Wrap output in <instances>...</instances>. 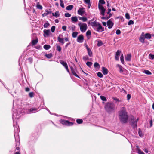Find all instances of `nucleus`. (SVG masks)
<instances>
[{"label": "nucleus", "instance_id": "nucleus-59", "mask_svg": "<svg viewBox=\"0 0 154 154\" xmlns=\"http://www.w3.org/2000/svg\"><path fill=\"white\" fill-rule=\"evenodd\" d=\"M120 53H121V51H119V50H117V51L116 52V55L119 56V55L120 54Z\"/></svg>", "mask_w": 154, "mask_h": 154}, {"label": "nucleus", "instance_id": "nucleus-14", "mask_svg": "<svg viewBox=\"0 0 154 154\" xmlns=\"http://www.w3.org/2000/svg\"><path fill=\"white\" fill-rule=\"evenodd\" d=\"M102 72L103 74L104 75L107 74L108 73V70L105 67H103L102 68Z\"/></svg>", "mask_w": 154, "mask_h": 154}, {"label": "nucleus", "instance_id": "nucleus-23", "mask_svg": "<svg viewBox=\"0 0 154 154\" xmlns=\"http://www.w3.org/2000/svg\"><path fill=\"white\" fill-rule=\"evenodd\" d=\"M73 8V6L72 5H70L66 7V9L68 10H71Z\"/></svg>", "mask_w": 154, "mask_h": 154}, {"label": "nucleus", "instance_id": "nucleus-8", "mask_svg": "<svg viewBox=\"0 0 154 154\" xmlns=\"http://www.w3.org/2000/svg\"><path fill=\"white\" fill-rule=\"evenodd\" d=\"M116 67L119 68V72L121 73L124 74V72L126 71L125 69L123 68L121 65L119 64H117L116 65Z\"/></svg>", "mask_w": 154, "mask_h": 154}, {"label": "nucleus", "instance_id": "nucleus-30", "mask_svg": "<svg viewBox=\"0 0 154 154\" xmlns=\"http://www.w3.org/2000/svg\"><path fill=\"white\" fill-rule=\"evenodd\" d=\"M38 40L37 39H35V40H32V45H35L38 42Z\"/></svg>", "mask_w": 154, "mask_h": 154}, {"label": "nucleus", "instance_id": "nucleus-53", "mask_svg": "<svg viewBox=\"0 0 154 154\" xmlns=\"http://www.w3.org/2000/svg\"><path fill=\"white\" fill-rule=\"evenodd\" d=\"M134 23V22L132 20H131L128 22V25H130L131 24H133Z\"/></svg>", "mask_w": 154, "mask_h": 154}, {"label": "nucleus", "instance_id": "nucleus-1", "mask_svg": "<svg viewBox=\"0 0 154 154\" xmlns=\"http://www.w3.org/2000/svg\"><path fill=\"white\" fill-rule=\"evenodd\" d=\"M119 117L121 121L123 123H125L127 122L128 117L125 107H122L119 111Z\"/></svg>", "mask_w": 154, "mask_h": 154}, {"label": "nucleus", "instance_id": "nucleus-56", "mask_svg": "<svg viewBox=\"0 0 154 154\" xmlns=\"http://www.w3.org/2000/svg\"><path fill=\"white\" fill-rule=\"evenodd\" d=\"M34 93L32 92H31L29 93V95L30 97H32L33 96Z\"/></svg>", "mask_w": 154, "mask_h": 154}, {"label": "nucleus", "instance_id": "nucleus-5", "mask_svg": "<svg viewBox=\"0 0 154 154\" xmlns=\"http://www.w3.org/2000/svg\"><path fill=\"white\" fill-rule=\"evenodd\" d=\"M98 8L100 10V12L101 15L104 16L106 9L102 5L98 4Z\"/></svg>", "mask_w": 154, "mask_h": 154}, {"label": "nucleus", "instance_id": "nucleus-18", "mask_svg": "<svg viewBox=\"0 0 154 154\" xmlns=\"http://www.w3.org/2000/svg\"><path fill=\"white\" fill-rule=\"evenodd\" d=\"M90 24L94 28H94L96 26L97 24V22L96 21H95L93 22H91Z\"/></svg>", "mask_w": 154, "mask_h": 154}, {"label": "nucleus", "instance_id": "nucleus-15", "mask_svg": "<svg viewBox=\"0 0 154 154\" xmlns=\"http://www.w3.org/2000/svg\"><path fill=\"white\" fill-rule=\"evenodd\" d=\"M84 12V11L83 8H80L78 11V14L80 15H82Z\"/></svg>", "mask_w": 154, "mask_h": 154}, {"label": "nucleus", "instance_id": "nucleus-33", "mask_svg": "<svg viewBox=\"0 0 154 154\" xmlns=\"http://www.w3.org/2000/svg\"><path fill=\"white\" fill-rule=\"evenodd\" d=\"M94 65V67L95 68H100L99 64L97 62L95 63Z\"/></svg>", "mask_w": 154, "mask_h": 154}, {"label": "nucleus", "instance_id": "nucleus-9", "mask_svg": "<svg viewBox=\"0 0 154 154\" xmlns=\"http://www.w3.org/2000/svg\"><path fill=\"white\" fill-rule=\"evenodd\" d=\"M114 24L113 23L111 20V19L109 20L107 23V25L109 29L111 28Z\"/></svg>", "mask_w": 154, "mask_h": 154}, {"label": "nucleus", "instance_id": "nucleus-45", "mask_svg": "<svg viewBox=\"0 0 154 154\" xmlns=\"http://www.w3.org/2000/svg\"><path fill=\"white\" fill-rule=\"evenodd\" d=\"M105 3V2L104 0H100L99 1V4H100V5L104 4Z\"/></svg>", "mask_w": 154, "mask_h": 154}, {"label": "nucleus", "instance_id": "nucleus-26", "mask_svg": "<svg viewBox=\"0 0 154 154\" xmlns=\"http://www.w3.org/2000/svg\"><path fill=\"white\" fill-rule=\"evenodd\" d=\"M143 72L148 75H151L152 74V73L150 72L147 70H144L143 71Z\"/></svg>", "mask_w": 154, "mask_h": 154}, {"label": "nucleus", "instance_id": "nucleus-31", "mask_svg": "<svg viewBox=\"0 0 154 154\" xmlns=\"http://www.w3.org/2000/svg\"><path fill=\"white\" fill-rule=\"evenodd\" d=\"M69 29L70 30H71L72 31H73L75 29V27L74 26L72 25L71 27H69Z\"/></svg>", "mask_w": 154, "mask_h": 154}, {"label": "nucleus", "instance_id": "nucleus-51", "mask_svg": "<svg viewBox=\"0 0 154 154\" xmlns=\"http://www.w3.org/2000/svg\"><path fill=\"white\" fill-rule=\"evenodd\" d=\"M125 18L126 19H130V16L129 14L128 13H126L125 14Z\"/></svg>", "mask_w": 154, "mask_h": 154}, {"label": "nucleus", "instance_id": "nucleus-61", "mask_svg": "<svg viewBox=\"0 0 154 154\" xmlns=\"http://www.w3.org/2000/svg\"><path fill=\"white\" fill-rule=\"evenodd\" d=\"M115 59L116 60H119V56L116 55V56L115 57Z\"/></svg>", "mask_w": 154, "mask_h": 154}, {"label": "nucleus", "instance_id": "nucleus-10", "mask_svg": "<svg viewBox=\"0 0 154 154\" xmlns=\"http://www.w3.org/2000/svg\"><path fill=\"white\" fill-rule=\"evenodd\" d=\"M146 38L143 32H142L141 35L140 36L139 38V41L142 43L144 42L145 39Z\"/></svg>", "mask_w": 154, "mask_h": 154}, {"label": "nucleus", "instance_id": "nucleus-28", "mask_svg": "<svg viewBox=\"0 0 154 154\" xmlns=\"http://www.w3.org/2000/svg\"><path fill=\"white\" fill-rule=\"evenodd\" d=\"M79 20H82L84 22L86 21L87 20V18L86 17H79Z\"/></svg>", "mask_w": 154, "mask_h": 154}, {"label": "nucleus", "instance_id": "nucleus-2", "mask_svg": "<svg viewBox=\"0 0 154 154\" xmlns=\"http://www.w3.org/2000/svg\"><path fill=\"white\" fill-rule=\"evenodd\" d=\"M105 108L108 112H111L115 109V105L112 103H107L106 104Z\"/></svg>", "mask_w": 154, "mask_h": 154}, {"label": "nucleus", "instance_id": "nucleus-50", "mask_svg": "<svg viewBox=\"0 0 154 154\" xmlns=\"http://www.w3.org/2000/svg\"><path fill=\"white\" fill-rule=\"evenodd\" d=\"M138 134L139 136L140 137H142L143 136V134L140 129H139L138 131Z\"/></svg>", "mask_w": 154, "mask_h": 154}, {"label": "nucleus", "instance_id": "nucleus-47", "mask_svg": "<svg viewBox=\"0 0 154 154\" xmlns=\"http://www.w3.org/2000/svg\"><path fill=\"white\" fill-rule=\"evenodd\" d=\"M149 57V59L153 60L154 59V55L150 54Z\"/></svg>", "mask_w": 154, "mask_h": 154}, {"label": "nucleus", "instance_id": "nucleus-11", "mask_svg": "<svg viewBox=\"0 0 154 154\" xmlns=\"http://www.w3.org/2000/svg\"><path fill=\"white\" fill-rule=\"evenodd\" d=\"M85 47L87 49L88 55L90 57H92V52L91 51V49L88 48L87 45L86 44H85Z\"/></svg>", "mask_w": 154, "mask_h": 154}, {"label": "nucleus", "instance_id": "nucleus-20", "mask_svg": "<svg viewBox=\"0 0 154 154\" xmlns=\"http://www.w3.org/2000/svg\"><path fill=\"white\" fill-rule=\"evenodd\" d=\"M145 38L147 39H149L151 38V35L149 33H146L144 34Z\"/></svg>", "mask_w": 154, "mask_h": 154}, {"label": "nucleus", "instance_id": "nucleus-4", "mask_svg": "<svg viewBox=\"0 0 154 154\" xmlns=\"http://www.w3.org/2000/svg\"><path fill=\"white\" fill-rule=\"evenodd\" d=\"M78 25L80 28L81 31L82 32H84L87 30V26L86 23H79Z\"/></svg>", "mask_w": 154, "mask_h": 154}, {"label": "nucleus", "instance_id": "nucleus-13", "mask_svg": "<svg viewBox=\"0 0 154 154\" xmlns=\"http://www.w3.org/2000/svg\"><path fill=\"white\" fill-rule=\"evenodd\" d=\"M51 11L50 9H49V10L46 9L45 10V12L44 14H42V16L43 17H44L45 16H46L48 14L51 13Z\"/></svg>", "mask_w": 154, "mask_h": 154}, {"label": "nucleus", "instance_id": "nucleus-36", "mask_svg": "<svg viewBox=\"0 0 154 154\" xmlns=\"http://www.w3.org/2000/svg\"><path fill=\"white\" fill-rule=\"evenodd\" d=\"M120 60L122 63L123 64H124V57L122 54L121 55L120 57Z\"/></svg>", "mask_w": 154, "mask_h": 154}, {"label": "nucleus", "instance_id": "nucleus-55", "mask_svg": "<svg viewBox=\"0 0 154 154\" xmlns=\"http://www.w3.org/2000/svg\"><path fill=\"white\" fill-rule=\"evenodd\" d=\"M91 34V32L90 30H88L86 33V35L87 36L90 35Z\"/></svg>", "mask_w": 154, "mask_h": 154}, {"label": "nucleus", "instance_id": "nucleus-17", "mask_svg": "<svg viewBox=\"0 0 154 154\" xmlns=\"http://www.w3.org/2000/svg\"><path fill=\"white\" fill-rule=\"evenodd\" d=\"M44 32L47 36H48L50 33V30L45 29L44 30Z\"/></svg>", "mask_w": 154, "mask_h": 154}, {"label": "nucleus", "instance_id": "nucleus-35", "mask_svg": "<svg viewBox=\"0 0 154 154\" xmlns=\"http://www.w3.org/2000/svg\"><path fill=\"white\" fill-rule=\"evenodd\" d=\"M78 35V32H74L72 34V36L73 38H75L77 37Z\"/></svg>", "mask_w": 154, "mask_h": 154}, {"label": "nucleus", "instance_id": "nucleus-64", "mask_svg": "<svg viewBox=\"0 0 154 154\" xmlns=\"http://www.w3.org/2000/svg\"><path fill=\"white\" fill-rule=\"evenodd\" d=\"M30 90V89L29 88H25V91L26 92L29 91Z\"/></svg>", "mask_w": 154, "mask_h": 154}, {"label": "nucleus", "instance_id": "nucleus-58", "mask_svg": "<svg viewBox=\"0 0 154 154\" xmlns=\"http://www.w3.org/2000/svg\"><path fill=\"white\" fill-rule=\"evenodd\" d=\"M62 29L64 31H66V26H63L62 27Z\"/></svg>", "mask_w": 154, "mask_h": 154}, {"label": "nucleus", "instance_id": "nucleus-42", "mask_svg": "<svg viewBox=\"0 0 154 154\" xmlns=\"http://www.w3.org/2000/svg\"><path fill=\"white\" fill-rule=\"evenodd\" d=\"M137 153L139 154H144V153L139 148H137Z\"/></svg>", "mask_w": 154, "mask_h": 154}, {"label": "nucleus", "instance_id": "nucleus-22", "mask_svg": "<svg viewBox=\"0 0 154 154\" xmlns=\"http://www.w3.org/2000/svg\"><path fill=\"white\" fill-rule=\"evenodd\" d=\"M71 21L72 22H76L78 21V18L77 17H71Z\"/></svg>", "mask_w": 154, "mask_h": 154}, {"label": "nucleus", "instance_id": "nucleus-16", "mask_svg": "<svg viewBox=\"0 0 154 154\" xmlns=\"http://www.w3.org/2000/svg\"><path fill=\"white\" fill-rule=\"evenodd\" d=\"M131 59V55L130 54H129L127 55L126 57H125V60L126 61H130Z\"/></svg>", "mask_w": 154, "mask_h": 154}, {"label": "nucleus", "instance_id": "nucleus-19", "mask_svg": "<svg viewBox=\"0 0 154 154\" xmlns=\"http://www.w3.org/2000/svg\"><path fill=\"white\" fill-rule=\"evenodd\" d=\"M60 35H59L57 39L58 41L61 43L62 44H63L64 43V39L61 38L60 37Z\"/></svg>", "mask_w": 154, "mask_h": 154}, {"label": "nucleus", "instance_id": "nucleus-21", "mask_svg": "<svg viewBox=\"0 0 154 154\" xmlns=\"http://www.w3.org/2000/svg\"><path fill=\"white\" fill-rule=\"evenodd\" d=\"M52 14L53 16L55 17L56 18L60 16V14L58 11H56L55 13H52Z\"/></svg>", "mask_w": 154, "mask_h": 154}, {"label": "nucleus", "instance_id": "nucleus-29", "mask_svg": "<svg viewBox=\"0 0 154 154\" xmlns=\"http://www.w3.org/2000/svg\"><path fill=\"white\" fill-rule=\"evenodd\" d=\"M71 69L72 72L73 74L76 77L79 78V77L77 75V74L74 71V70L72 68H71Z\"/></svg>", "mask_w": 154, "mask_h": 154}, {"label": "nucleus", "instance_id": "nucleus-38", "mask_svg": "<svg viewBox=\"0 0 154 154\" xmlns=\"http://www.w3.org/2000/svg\"><path fill=\"white\" fill-rule=\"evenodd\" d=\"M50 25L49 23H48V22H47L45 23L44 24V27L45 28H47L48 26Z\"/></svg>", "mask_w": 154, "mask_h": 154}, {"label": "nucleus", "instance_id": "nucleus-6", "mask_svg": "<svg viewBox=\"0 0 154 154\" xmlns=\"http://www.w3.org/2000/svg\"><path fill=\"white\" fill-rule=\"evenodd\" d=\"M94 29L98 32H101L104 31V29L99 23H97V24Z\"/></svg>", "mask_w": 154, "mask_h": 154}, {"label": "nucleus", "instance_id": "nucleus-52", "mask_svg": "<svg viewBox=\"0 0 154 154\" xmlns=\"http://www.w3.org/2000/svg\"><path fill=\"white\" fill-rule=\"evenodd\" d=\"M55 27L54 26H53L51 29V32H54L55 30Z\"/></svg>", "mask_w": 154, "mask_h": 154}, {"label": "nucleus", "instance_id": "nucleus-32", "mask_svg": "<svg viewBox=\"0 0 154 154\" xmlns=\"http://www.w3.org/2000/svg\"><path fill=\"white\" fill-rule=\"evenodd\" d=\"M50 47V45H45L44 46V48L45 50L49 49Z\"/></svg>", "mask_w": 154, "mask_h": 154}, {"label": "nucleus", "instance_id": "nucleus-37", "mask_svg": "<svg viewBox=\"0 0 154 154\" xmlns=\"http://www.w3.org/2000/svg\"><path fill=\"white\" fill-rule=\"evenodd\" d=\"M100 97L102 100L104 101H107L106 98L104 96H101Z\"/></svg>", "mask_w": 154, "mask_h": 154}, {"label": "nucleus", "instance_id": "nucleus-44", "mask_svg": "<svg viewBox=\"0 0 154 154\" xmlns=\"http://www.w3.org/2000/svg\"><path fill=\"white\" fill-rule=\"evenodd\" d=\"M45 56L48 58H50L52 57V55L51 54H46L45 55Z\"/></svg>", "mask_w": 154, "mask_h": 154}, {"label": "nucleus", "instance_id": "nucleus-12", "mask_svg": "<svg viewBox=\"0 0 154 154\" xmlns=\"http://www.w3.org/2000/svg\"><path fill=\"white\" fill-rule=\"evenodd\" d=\"M84 39L83 36L82 35H80L77 38V41L79 43H82L83 42Z\"/></svg>", "mask_w": 154, "mask_h": 154}, {"label": "nucleus", "instance_id": "nucleus-54", "mask_svg": "<svg viewBox=\"0 0 154 154\" xmlns=\"http://www.w3.org/2000/svg\"><path fill=\"white\" fill-rule=\"evenodd\" d=\"M57 49L59 51H60L61 50V48L60 46L57 45Z\"/></svg>", "mask_w": 154, "mask_h": 154}, {"label": "nucleus", "instance_id": "nucleus-24", "mask_svg": "<svg viewBox=\"0 0 154 154\" xmlns=\"http://www.w3.org/2000/svg\"><path fill=\"white\" fill-rule=\"evenodd\" d=\"M60 63L64 66L65 68L68 66L66 62L61 60L60 61Z\"/></svg>", "mask_w": 154, "mask_h": 154}, {"label": "nucleus", "instance_id": "nucleus-63", "mask_svg": "<svg viewBox=\"0 0 154 154\" xmlns=\"http://www.w3.org/2000/svg\"><path fill=\"white\" fill-rule=\"evenodd\" d=\"M150 126L151 127L152 125V120H151L150 121Z\"/></svg>", "mask_w": 154, "mask_h": 154}, {"label": "nucleus", "instance_id": "nucleus-60", "mask_svg": "<svg viewBox=\"0 0 154 154\" xmlns=\"http://www.w3.org/2000/svg\"><path fill=\"white\" fill-rule=\"evenodd\" d=\"M86 4H89L90 3V0H83Z\"/></svg>", "mask_w": 154, "mask_h": 154}, {"label": "nucleus", "instance_id": "nucleus-39", "mask_svg": "<svg viewBox=\"0 0 154 154\" xmlns=\"http://www.w3.org/2000/svg\"><path fill=\"white\" fill-rule=\"evenodd\" d=\"M97 76L100 78H102L103 76V75L100 72H98L97 73Z\"/></svg>", "mask_w": 154, "mask_h": 154}, {"label": "nucleus", "instance_id": "nucleus-3", "mask_svg": "<svg viewBox=\"0 0 154 154\" xmlns=\"http://www.w3.org/2000/svg\"><path fill=\"white\" fill-rule=\"evenodd\" d=\"M139 118L137 119L133 117L131 119L130 122V125L133 128H136L137 127V122L138 121Z\"/></svg>", "mask_w": 154, "mask_h": 154}, {"label": "nucleus", "instance_id": "nucleus-40", "mask_svg": "<svg viewBox=\"0 0 154 154\" xmlns=\"http://www.w3.org/2000/svg\"><path fill=\"white\" fill-rule=\"evenodd\" d=\"M86 64L89 67H90L92 65V63L91 62H88L86 63Z\"/></svg>", "mask_w": 154, "mask_h": 154}, {"label": "nucleus", "instance_id": "nucleus-57", "mask_svg": "<svg viewBox=\"0 0 154 154\" xmlns=\"http://www.w3.org/2000/svg\"><path fill=\"white\" fill-rule=\"evenodd\" d=\"M121 33V32L120 30L117 29L116 31V33L117 35H119Z\"/></svg>", "mask_w": 154, "mask_h": 154}, {"label": "nucleus", "instance_id": "nucleus-7", "mask_svg": "<svg viewBox=\"0 0 154 154\" xmlns=\"http://www.w3.org/2000/svg\"><path fill=\"white\" fill-rule=\"evenodd\" d=\"M60 122L63 125H72V123L69 122L68 121L65 120H60Z\"/></svg>", "mask_w": 154, "mask_h": 154}, {"label": "nucleus", "instance_id": "nucleus-27", "mask_svg": "<svg viewBox=\"0 0 154 154\" xmlns=\"http://www.w3.org/2000/svg\"><path fill=\"white\" fill-rule=\"evenodd\" d=\"M37 109H36V108L30 109H29L30 112H29L28 113H31L32 112H33V113L37 111Z\"/></svg>", "mask_w": 154, "mask_h": 154}, {"label": "nucleus", "instance_id": "nucleus-43", "mask_svg": "<svg viewBox=\"0 0 154 154\" xmlns=\"http://www.w3.org/2000/svg\"><path fill=\"white\" fill-rule=\"evenodd\" d=\"M76 122L78 124H80L83 122V120L82 119H77Z\"/></svg>", "mask_w": 154, "mask_h": 154}, {"label": "nucleus", "instance_id": "nucleus-49", "mask_svg": "<svg viewBox=\"0 0 154 154\" xmlns=\"http://www.w3.org/2000/svg\"><path fill=\"white\" fill-rule=\"evenodd\" d=\"M103 45V43L102 42L100 41H98V43L97 44V45L98 46H101Z\"/></svg>", "mask_w": 154, "mask_h": 154}, {"label": "nucleus", "instance_id": "nucleus-62", "mask_svg": "<svg viewBox=\"0 0 154 154\" xmlns=\"http://www.w3.org/2000/svg\"><path fill=\"white\" fill-rule=\"evenodd\" d=\"M131 95L129 94H128L127 95V99L128 100H129L131 98Z\"/></svg>", "mask_w": 154, "mask_h": 154}, {"label": "nucleus", "instance_id": "nucleus-25", "mask_svg": "<svg viewBox=\"0 0 154 154\" xmlns=\"http://www.w3.org/2000/svg\"><path fill=\"white\" fill-rule=\"evenodd\" d=\"M108 12L107 13L109 15V16L107 17V19H108L110 18V17L112 16L111 14L110 13V11H111V9L108 8Z\"/></svg>", "mask_w": 154, "mask_h": 154}, {"label": "nucleus", "instance_id": "nucleus-34", "mask_svg": "<svg viewBox=\"0 0 154 154\" xmlns=\"http://www.w3.org/2000/svg\"><path fill=\"white\" fill-rule=\"evenodd\" d=\"M36 7L38 9L41 10L42 9V6L40 5L38 3H37Z\"/></svg>", "mask_w": 154, "mask_h": 154}, {"label": "nucleus", "instance_id": "nucleus-41", "mask_svg": "<svg viewBox=\"0 0 154 154\" xmlns=\"http://www.w3.org/2000/svg\"><path fill=\"white\" fill-rule=\"evenodd\" d=\"M60 5L63 8H64V5L62 0H60Z\"/></svg>", "mask_w": 154, "mask_h": 154}, {"label": "nucleus", "instance_id": "nucleus-48", "mask_svg": "<svg viewBox=\"0 0 154 154\" xmlns=\"http://www.w3.org/2000/svg\"><path fill=\"white\" fill-rule=\"evenodd\" d=\"M65 16L66 17H71V15L70 14L68 13H66L65 14Z\"/></svg>", "mask_w": 154, "mask_h": 154}, {"label": "nucleus", "instance_id": "nucleus-46", "mask_svg": "<svg viewBox=\"0 0 154 154\" xmlns=\"http://www.w3.org/2000/svg\"><path fill=\"white\" fill-rule=\"evenodd\" d=\"M89 58L87 56H85L83 57V59L84 61H86L87 60H89Z\"/></svg>", "mask_w": 154, "mask_h": 154}]
</instances>
